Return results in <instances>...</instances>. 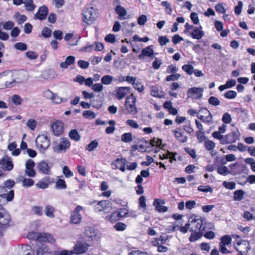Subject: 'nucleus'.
Segmentation results:
<instances>
[{
	"label": "nucleus",
	"mask_w": 255,
	"mask_h": 255,
	"mask_svg": "<svg viewBox=\"0 0 255 255\" xmlns=\"http://www.w3.org/2000/svg\"><path fill=\"white\" fill-rule=\"evenodd\" d=\"M189 222L191 224L190 232H193V231L206 232L208 224L205 217L193 214L189 217Z\"/></svg>",
	"instance_id": "nucleus-1"
},
{
	"label": "nucleus",
	"mask_w": 255,
	"mask_h": 255,
	"mask_svg": "<svg viewBox=\"0 0 255 255\" xmlns=\"http://www.w3.org/2000/svg\"><path fill=\"white\" fill-rule=\"evenodd\" d=\"M91 205H92L94 211L97 213L101 212L105 213H109L112 208V203L108 200H94L91 202Z\"/></svg>",
	"instance_id": "nucleus-2"
},
{
	"label": "nucleus",
	"mask_w": 255,
	"mask_h": 255,
	"mask_svg": "<svg viewBox=\"0 0 255 255\" xmlns=\"http://www.w3.org/2000/svg\"><path fill=\"white\" fill-rule=\"evenodd\" d=\"M127 214L128 210L126 208H121L113 212L111 214L106 216L105 219L107 222L113 223L121 220Z\"/></svg>",
	"instance_id": "nucleus-3"
},
{
	"label": "nucleus",
	"mask_w": 255,
	"mask_h": 255,
	"mask_svg": "<svg viewBox=\"0 0 255 255\" xmlns=\"http://www.w3.org/2000/svg\"><path fill=\"white\" fill-rule=\"evenodd\" d=\"M35 142L37 147L40 150H45L50 145V141L47 133L38 135Z\"/></svg>",
	"instance_id": "nucleus-4"
},
{
	"label": "nucleus",
	"mask_w": 255,
	"mask_h": 255,
	"mask_svg": "<svg viewBox=\"0 0 255 255\" xmlns=\"http://www.w3.org/2000/svg\"><path fill=\"white\" fill-rule=\"evenodd\" d=\"M241 134L238 129L233 130L231 132L224 136V139L220 141L222 144L233 143L240 139Z\"/></svg>",
	"instance_id": "nucleus-5"
},
{
	"label": "nucleus",
	"mask_w": 255,
	"mask_h": 255,
	"mask_svg": "<svg viewBox=\"0 0 255 255\" xmlns=\"http://www.w3.org/2000/svg\"><path fill=\"white\" fill-rule=\"evenodd\" d=\"M83 210V207L78 205L75 209L70 213V222L74 224L80 223L82 220V216L80 212Z\"/></svg>",
	"instance_id": "nucleus-6"
},
{
	"label": "nucleus",
	"mask_w": 255,
	"mask_h": 255,
	"mask_svg": "<svg viewBox=\"0 0 255 255\" xmlns=\"http://www.w3.org/2000/svg\"><path fill=\"white\" fill-rule=\"evenodd\" d=\"M90 247V245L85 242L78 241L73 247V251L74 254L80 255L86 253Z\"/></svg>",
	"instance_id": "nucleus-7"
},
{
	"label": "nucleus",
	"mask_w": 255,
	"mask_h": 255,
	"mask_svg": "<svg viewBox=\"0 0 255 255\" xmlns=\"http://www.w3.org/2000/svg\"><path fill=\"white\" fill-rule=\"evenodd\" d=\"M10 220V216L8 212L0 205V225L2 227H7Z\"/></svg>",
	"instance_id": "nucleus-8"
},
{
	"label": "nucleus",
	"mask_w": 255,
	"mask_h": 255,
	"mask_svg": "<svg viewBox=\"0 0 255 255\" xmlns=\"http://www.w3.org/2000/svg\"><path fill=\"white\" fill-rule=\"evenodd\" d=\"M199 112L203 113L204 115H208L206 116L203 115H197L199 119H200L202 122L209 124L212 123L213 117L210 112L206 108L204 107L200 108Z\"/></svg>",
	"instance_id": "nucleus-9"
},
{
	"label": "nucleus",
	"mask_w": 255,
	"mask_h": 255,
	"mask_svg": "<svg viewBox=\"0 0 255 255\" xmlns=\"http://www.w3.org/2000/svg\"><path fill=\"white\" fill-rule=\"evenodd\" d=\"M0 167L4 171H10L13 168L11 159L8 156H5L0 159Z\"/></svg>",
	"instance_id": "nucleus-10"
},
{
	"label": "nucleus",
	"mask_w": 255,
	"mask_h": 255,
	"mask_svg": "<svg viewBox=\"0 0 255 255\" xmlns=\"http://www.w3.org/2000/svg\"><path fill=\"white\" fill-rule=\"evenodd\" d=\"M48 11V8L46 5H43L41 6L38 8V11L34 14V18L40 20H44L47 17Z\"/></svg>",
	"instance_id": "nucleus-11"
},
{
	"label": "nucleus",
	"mask_w": 255,
	"mask_h": 255,
	"mask_svg": "<svg viewBox=\"0 0 255 255\" xmlns=\"http://www.w3.org/2000/svg\"><path fill=\"white\" fill-rule=\"evenodd\" d=\"M35 163L32 159H29L26 161L25 164V173L31 177H35L36 175V171L34 169Z\"/></svg>",
	"instance_id": "nucleus-12"
},
{
	"label": "nucleus",
	"mask_w": 255,
	"mask_h": 255,
	"mask_svg": "<svg viewBox=\"0 0 255 255\" xmlns=\"http://www.w3.org/2000/svg\"><path fill=\"white\" fill-rule=\"evenodd\" d=\"M53 134L56 136H60L63 134L64 131V126L63 123L59 121L54 122L51 126Z\"/></svg>",
	"instance_id": "nucleus-13"
},
{
	"label": "nucleus",
	"mask_w": 255,
	"mask_h": 255,
	"mask_svg": "<svg viewBox=\"0 0 255 255\" xmlns=\"http://www.w3.org/2000/svg\"><path fill=\"white\" fill-rule=\"evenodd\" d=\"M203 89L201 88L194 87L188 90V97L194 99H199L202 98Z\"/></svg>",
	"instance_id": "nucleus-14"
},
{
	"label": "nucleus",
	"mask_w": 255,
	"mask_h": 255,
	"mask_svg": "<svg viewBox=\"0 0 255 255\" xmlns=\"http://www.w3.org/2000/svg\"><path fill=\"white\" fill-rule=\"evenodd\" d=\"M37 241L40 243H49L53 244L55 242V240L53 236L48 233H39V237Z\"/></svg>",
	"instance_id": "nucleus-15"
},
{
	"label": "nucleus",
	"mask_w": 255,
	"mask_h": 255,
	"mask_svg": "<svg viewBox=\"0 0 255 255\" xmlns=\"http://www.w3.org/2000/svg\"><path fill=\"white\" fill-rule=\"evenodd\" d=\"M172 133L176 139L179 142L184 143L187 141L188 137L186 135H184L181 128H176V129L172 130Z\"/></svg>",
	"instance_id": "nucleus-16"
},
{
	"label": "nucleus",
	"mask_w": 255,
	"mask_h": 255,
	"mask_svg": "<svg viewBox=\"0 0 255 255\" xmlns=\"http://www.w3.org/2000/svg\"><path fill=\"white\" fill-rule=\"evenodd\" d=\"M154 55L153 46L150 45L143 48L140 54L138 55L139 59H143L145 57H152Z\"/></svg>",
	"instance_id": "nucleus-17"
},
{
	"label": "nucleus",
	"mask_w": 255,
	"mask_h": 255,
	"mask_svg": "<svg viewBox=\"0 0 255 255\" xmlns=\"http://www.w3.org/2000/svg\"><path fill=\"white\" fill-rule=\"evenodd\" d=\"M164 204V200L159 199H155L153 202V205L155 207V210L159 213H163L167 211L168 208L167 207L162 206Z\"/></svg>",
	"instance_id": "nucleus-18"
},
{
	"label": "nucleus",
	"mask_w": 255,
	"mask_h": 255,
	"mask_svg": "<svg viewBox=\"0 0 255 255\" xmlns=\"http://www.w3.org/2000/svg\"><path fill=\"white\" fill-rule=\"evenodd\" d=\"M126 159L125 158H117L112 162V165L113 168L119 169L124 172L125 171Z\"/></svg>",
	"instance_id": "nucleus-19"
},
{
	"label": "nucleus",
	"mask_w": 255,
	"mask_h": 255,
	"mask_svg": "<svg viewBox=\"0 0 255 255\" xmlns=\"http://www.w3.org/2000/svg\"><path fill=\"white\" fill-rule=\"evenodd\" d=\"M37 168L39 172L49 175L51 173L50 167L49 164L44 161H42L38 163Z\"/></svg>",
	"instance_id": "nucleus-20"
},
{
	"label": "nucleus",
	"mask_w": 255,
	"mask_h": 255,
	"mask_svg": "<svg viewBox=\"0 0 255 255\" xmlns=\"http://www.w3.org/2000/svg\"><path fill=\"white\" fill-rule=\"evenodd\" d=\"M136 101V98L133 96V94H131L128 96V103H132L128 105V113L132 115H135L137 113L136 108L135 106V104Z\"/></svg>",
	"instance_id": "nucleus-21"
},
{
	"label": "nucleus",
	"mask_w": 255,
	"mask_h": 255,
	"mask_svg": "<svg viewBox=\"0 0 255 255\" xmlns=\"http://www.w3.org/2000/svg\"><path fill=\"white\" fill-rule=\"evenodd\" d=\"M70 146V142L69 141L65 138H62L59 144L56 147V150L58 152H61L62 151L65 152L69 148Z\"/></svg>",
	"instance_id": "nucleus-22"
},
{
	"label": "nucleus",
	"mask_w": 255,
	"mask_h": 255,
	"mask_svg": "<svg viewBox=\"0 0 255 255\" xmlns=\"http://www.w3.org/2000/svg\"><path fill=\"white\" fill-rule=\"evenodd\" d=\"M93 10V7L90 8H86L83 10V20L88 23V21H93L94 19V17L92 14V10Z\"/></svg>",
	"instance_id": "nucleus-23"
},
{
	"label": "nucleus",
	"mask_w": 255,
	"mask_h": 255,
	"mask_svg": "<svg viewBox=\"0 0 255 255\" xmlns=\"http://www.w3.org/2000/svg\"><path fill=\"white\" fill-rule=\"evenodd\" d=\"M202 29V27L201 25L194 27L193 31L191 33L192 37L194 39H200L204 35V32Z\"/></svg>",
	"instance_id": "nucleus-24"
},
{
	"label": "nucleus",
	"mask_w": 255,
	"mask_h": 255,
	"mask_svg": "<svg viewBox=\"0 0 255 255\" xmlns=\"http://www.w3.org/2000/svg\"><path fill=\"white\" fill-rule=\"evenodd\" d=\"M128 84H131L133 88L138 92H142L144 89L143 85L135 78L128 76Z\"/></svg>",
	"instance_id": "nucleus-25"
},
{
	"label": "nucleus",
	"mask_w": 255,
	"mask_h": 255,
	"mask_svg": "<svg viewBox=\"0 0 255 255\" xmlns=\"http://www.w3.org/2000/svg\"><path fill=\"white\" fill-rule=\"evenodd\" d=\"M190 236L189 238V241L190 242H194L200 239L203 235L205 232L193 231L191 232Z\"/></svg>",
	"instance_id": "nucleus-26"
},
{
	"label": "nucleus",
	"mask_w": 255,
	"mask_h": 255,
	"mask_svg": "<svg viewBox=\"0 0 255 255\" xmlns=\"http://www.w3.org/2000/svg\"><path fill=\"white\" fill-rule=\"evenodd\" d=\"M55 209L51 205L48 204L45 207L44 213L47 217L50 218H54L55 217Z\"/></svg>",
	"instance_id": "nucleus-27"
},
{
	"label": "nucleus",
	"mask_w": 255,
	"mask_h": 255,
	"mask_svg": "<svg viewBox=\"0 0 255 255\" xmlns=\"http://www.w3.org/2000/svg\"><path fill=\"white\" fill-rule=\"evenodd\" d=\"M51 252L47 246L42 244L37 251V255H51Z\"/></svg>",
	"instance_id": "nucleus-28"
},
{
	"label": "nucleus",
	"mask_w": 255,
	"mask_h": 255,
	"mask_svg": "<svg viewBox=\"0 0 255 255\" xmlns=\"http://www.w3.org/2000/svg\"><path fill=\"white\" fill-rule=\"evenodd\" d=\"M69 137L70 139L73 140L75 141H78L81 139V136L77 130L76 129H73L70 130L69 132Z\"/></svg>",
	"instance_id": "nucleus-29"
},
{
	"label": "nucleus",
	"mask_w": 255,
	"mask_h": 255,
	"mask_svg": "<svg viewBox=\"0 0 255 255\" xmlns=\"http://www.w3.org/2000/svg\"><path fill=\"white\" fill-rule=\"evenodd\" d=\"M116 12L119 15V18L123 19L127 14V10L121 5H118L115 8Z\"/></svg>",
	"instance_id": "nucleus-30"
},
{
	"label": "nucleus",
	"mask_w": 255,
	"mask_h": 255,
	"mask_svg": "<svg viewBox=\"0 0 255 255\" xmlns=\"http://www.w3.org/2000/svg\"><path fill=\"white\" fill-rule=\"evenodd\" d=\"M75 57L73 56H68L66 58L65 61L60 64V67L62 68H66L68 66L73 64L75 62Z\"/></svg>",
	"instance_id": "nucleus-31"
},
{
	"label": "nucleus",
	"mask_w": 255,
	"mask_h": 255,
	"mask_svg": "<svg viewBox=\"0 0 255 255\" xmlns=\"http://www.w3.org/2000/svg\"><path fill=\"white\" fill-rule=\"evenodd\" d=\"M23 3L24 4L26 10L29 11H33L36 7L33 3V0H25Z\"/></svg>",
	"instance_id": "nucleus-32"
},
{
	"label": "nucleus",
	"mask_w": 255,
	"mask_h": 255,
	"mask_svg": "<svg viewBox=\"0 0 255 255\" xmlns=\"http://www.w3.org/2000/svg\"><path fill=\"white\" fill-rule=\"evenodd\" d=\"M128 89V87H120L116 92V96L119 100L122 99L126 95L125 90Z\"/></svg>",
	"instance_id": "nucleus-33"
},
{
	"label": "nucleus",
	"mask_w": 255,
	"mask_h": 255,
	"mask_svg": "<svg viewBox=\"0 0 255 255\" xmlns=\"http://www.w3.org/2000/svg\"><path fill=\"white\" fill-rule=\"evenodd\" d=\"M55 182V188L57 189H65L67 188V185L64 179H58Z\"/></svg>",
	"instance_id": "nucleus-34"
},
{
	"label": "nucleus",
	"mask_w": 255,
	"mask_h": 255,
	"mask_svg": "<svg viewBox=\"0 0 255 255\" xmlns=\"http://www.w3.org/2000/svg\"><path fill=\"white\" fill-rule=\"evenodd\" d=\"M245 192L242 190H236L234 193V200L235 201H241L243 198Z\"/></svg>",
	"instance_id": "nucleus-35"
},
{
	"label": "nucleus",
	"mask_w": 255,
	"mask_h": 255,
	"mask_svg": "<svg viewBox=\"0 0 255 255\" xmlns=\"http://www.w3.org/2000/svg\"><path fill=\"white\" fill-rule=\"evenodd\" d=\"M232 238L229 235H225L221 238V242L220 243V245H229L231 243Z\"/></svg>",
	"instance_id": "nucleus-36"
},
{
	"label": "nucleus",
	"mask_w": 255,
	"mask_h": 255,
	"mask_svg": "<svg viewBox=\"0 0 255 255\" xmlns=\"http://www.w3.org/2000/svg\"><path fill=\"white\" fill-rule=\"evenodd\" d=\"M98 144V141L97 140H94L87 145L86 149L89 151H91L97 148Z\"/></svg>",
	"instance_id": "nucleus-37"
},
{
	"label": "nucleus",
	"mask_w": 255,
	"mask_h": 255,
	"mask_svg": "<svg viewBox=\"0 0 255 255\" xmlns=\"http://www.w3.org/2000/svg\"><path fill=\"white\" fill-rule=\"evenodd\" d=\"M11 100L13 103L16 106L20 105L22 102V99L18 95H13L11 97Z\"/></svg>",
	"instance_id": "nucleus-38"
},
{
	"label": "nucleus",
	"mask_w": 255,
	"mask_h": 255,
	"mask_svg": "<svg viewBox=\"0 0 255 255\" xmlns=\"http://www.w3.org/2000/svg\"><path fill=\"white\" fill-rule=\"evenodd\" d=\"M182 69L183 71L186 72L188 75H191L194 71L193 66L191 65L186 64L184 65L182 67Z\"/></svg>",
	"instance_id": "nucleus-39"
},
{
	"label": "nucleus",
	"mask_w": 255,
	"mask_h": 255,
	"mask_svg": "<svg viewBox=\"0 0 255 255\" xmlns=\"http://www.w3.org/2000/svg\"><path fill=\"white\" fill-rule=\"evenodd\" d=\"M83 116L86 119H93L96 117V115L94 112L90 110H87L84 111Z\"/></svg>",
	"instance_id": "nucleus-40"
},
{
	"label": "nucleus",
	"mask_w": 255,
	"mask_h": 255,
	"mask_svg": "<svg viewBox=\"0 0 255 255\" xmlns=\"http://www.w3.org/2000/svg\"><path fill=\"white\" fill-rule=\"evenodd\" d=\"M113 78L110 75H105L101 79V82L104 85H109L113 81Z\"/></svg>",
	"instance_id": "nucleus-41"
},
{
	"label": "nucleus",
	"mask_w": 255,
	"mask_h": 255,
	"mask_svg": "<svg viewBox=\"0 0 255 255\" xmlns=\"http://www.w3.org/2000/svg\"><path fill=\"white\" fill-rule=\"evenodd\" d=\"M32 211L35 214L39 216H41L43 214V209L41 206H34L32 208Z\"/></svg>",
	"instance_id": "nucleus-42"
},
{
	"label": "nucleus",
	"mask_w": 255,
	"mask_h": 255,
	"mask_svg": "<svg viewBox=\"0 0 255 255\" xmlns=\"http://www.w3.org/2000/svg\"><path fill=\"white\" fill-rule=\"evenodd\" d=\"M39 233L35 232H30L27 235V238L31 240L37 241L39 237Z\"/></svg>",
	"instance_id": "nucleus-43"
},
{
	"label": "nucleus",
	"mask_w": 255,
	"mask_h": 255,
	"mask_svg": "<svg viewBox=\"0 0 255 255\" xmlns=\"http://www.w3.org/2000/svg\"><path fill=\"white\" fill-rule=\"evenodd\" d=\"M204 145L206 149L209 151L213 150L215 146V143L213 141L210 140H205L204 141Z\"/></svg>",
	"instance_id": "nucleus-44"
},
{
	"label": "nucleus",
	"mask_w": 255,
	"mask_h": 255,
	"mask_svg": "<svg viewBox=\"0 0 255 255\" xmlns=\"http://www.w3.org/2000/svg\"><path fill=\"white\" fill-rule=\"evenodd\" d=\"M217 172L222 175H227L230 171L226 166H220L217 168Z\"/></svg>",
	"instance_id": "nucleus-45"
},
{
	"label": "nucleus",
	"mask_w": 255,
	"mask_h": 255,
	"mask_svg": "<svg viewBox=\"0 0 255 255\" xmlns=\"http://www.w3.org/2000/svg\"><path fill=\"white\" fill-rule=\"evenodd\" d=\"M18 255H34V253L30 246H27L26 249L22 251Z\"/></svg>",
	"instance_id": "nucleus-46"
},
{
	"label": "nucleus",
	"mask_w": 255,
	"mask_h": 255,
	"mask_svg": "<svg viewBox=\"0 0 255 255\" xmlns=\"http://www.w3.org/2000/svg\"><path fill=\"white\" fill-rule=\"evenodd\" d=\"M208 103L214 106H217L220 104V101L214 96H211L209 98Z\"/></svg>",
	"instance_id": "nucleus-47"
},
{
	"label": "nucleus",
	"mask_w": 255,
	"mask_h": 255,
	"mask_svg": "<svg viewBox=\"0 0 255 255\" xmlns=\"http://www.w3.org/2000/svg\"><path fill=\"white\" fill-rule=\"evenodd\" d=\"M63 173L67 178H69L73 176V173L71 171L67 166H64L63 168Z\"/></svg>",
	"instance_id": "nucleus-48"
},
{
	"label": "nucleus",
	"mask_w": 255,
	"mask_h": 255,
	"mask_svg": "<svg viewBox=\"0 0 255 255\" xmlns=\"http://www.w3.org/2000/svg\"><path fill=\"white\" fill-rule=\"evenodd\" d=\"M198 190L199 191L203 192H212L213 188H212L209 185L203 186L200 185L198 187Z\"/></svg>",
	"instance_id": "nucleus-49"
},
{
	"label": "nucleus",
	"mask_w": 255,
	"mask_h": 255,
	"mask_svg": "<svg viewBox=\"0 0 255 255\" xmlns=\"http://www.w3.org/2000/svg\"><path fill=\"white\" fill-rule=\"evenodd\" d=\"M127 225L122 222H118L114 226V228L118 231H123L126 229Z\"/></svg>",
	"instance_id": "nucleus-50"
},
{
	"label": "nucleus",
	"mask_w": 255,
	"mask_h": 255,
	"mask_svg": "<svg viewBox=\"0 0 255 255\" xmlns=\"http://www.w3.org/2000/svg\"><path fill=\"white\" fill-rule=\"evenodd\" d=\"M237 96V93L232 90L229 91L224 94V97L229 99H232L236 98Z\"/></svg>",
	"instance_id": "nucleus-51"
},
{
	"label": "nucleus",
	"mask_w": 255,
	"mask_h": 255,
	"mask_svg": "<svg viewBox=\"0 0 255 255\" xmlns=\"http://www.w3.org/2000/svg\"><path fill=\"white\" fill-rule=\"evenodd\" d=\"M222 122L226 124H230L232 121V118L231 115L229 113H225L222 118Z\"/></svg>",
	"instance_id": "nucleus-52"
},
{
	"label": "nucleus",
	"mask_w": 255,
	"mask_h": 255,
	"mask_svg": "<svg viewBox=\"0 0 255 255\" xmlns=\"http://www.w3.org/2000/svg\"><path fill=\"white\" fill-rule=\"evenodd\" d=\"M26 125L31 130H33L36 128L37 122L34 120L30 119L27 121Z\"/></svg>",
	"instance_id": "nucleus-53"
},
{
	"label": "nucleus",
	"mask_w": 255,
	"mask_h": 255,
	"mask_svg": "<svg viewBox=\"0 0 255 255\" xmlns=\"http://www.w3.org/2000/svg\"><path fill=\"white\" fill-rule=\"evenodd\" d=\"M34 184V181L33 180L30 178H25L22 181L23 186L24 187H30L33 186Z\"/></svg>",
	"instance_id": "nucleus-54"
},
{
	"label": "nucleus",
	"mask_w": 255,
	"mask_h": 255,
	"mask_svg": "<svg viewBox=\"0 0 255 255\" xmlns=\"http://www.w3.org/2000/svg\"><path fill=\"white\" fill-rule=\"evenodd\" d=\"M196 136L200 142H202L206 139V136L203 131L197 130L196 131Z\"/></svg>",
	"instance_id": "nucleus-55"
},
{
	"label": "nucleus",
	"mask_w": 255,
	"mask_h": 255,
	"mask_svg": "<svg viewBox=\"0 0 255 255\" xmlns=\"http://www.w3.org/2000/svg\"><path fill=\"white\" fill-rule=\"evenodd\" d=\"M15 48L19 50L25 51L27 49V45L22 42H17L14 45Z\"/></svg>",
	"instance_id": "nucleus-56"
},
{
	"label": "nucleus",
	"mask_w": 255,
	"mask_h": 255,
	"mask_svg": "<svg viewBox=\"0 0 255 255\" xmlns=\"http://www.w3.org/2000/svg\"><path fill=\"white\" fill-rule=\"evenodd\" d=\"M223 185L226 188L230 190L234 189L236 187V184L234 182L224 181Z\"/></svg>",
	"instance_id": "nucleus-57"
},
{
	"label": "nucleus",
	"mask_w": 255,
	"mask_h": 255,
	"mask_svg": "<svg viewBox=\"0 0 255 255\" xmlns=\"http://www.w3.org/2000/svg\"><path fill=\"white\" fill-rule=\"evenodd\" d=\"M158 41L160 45L162 46L169 42V39L165 36H160L158 38Z\"/></svg>",
	"instance_id": "nucleus-58"
},
{
	"label": "nucleus",
	"mask_w": 255,
	"mask_h": 255,
	"mask_svg": "<svg viewBox=\"0 0 255 255\" xmlns=\"http://www.w3.org/2000/svg\"><path fill=\"white\" fill-rule=\"evenodd\" d=\"M78 65L83 69H86L89 66V63L83 60H80L78 62Z\"/></svg>",
	"instance_id": "nucleus-59"
},
{
	"label": "nucleus",
	"mask_w": 255,
	"mask_h": 255,
	"mask_svg": "<svg viewBox=\"0 0 255 255\" xmlns=\"http://www.w3.org/2000/svg\"><path fill=\"white\" fill-rule=\"evenodd\" d=\"M180 77V75L179 74L173 73L172 74L167 76L166 78V80L167 81H175L177 80Z\"/></svg>",
	"instance_id": "nucleus-60"
},
{
	"label": "nucleus",
	"mask_w": 255,
	"mask_h": 255,
	"mask_svg": "<svg viewBox=\"0 0 255 255\" xmlns=\"http://www.w3.org/2000/svg\"><path fill=\"white\" fill-rule=\"evenodd\" d=\"M0 197H2L4 198H6L7 201H11L13 198L14 192L13 190H10L9 191L8 194H3V195H0Z\"/></svg>",
	"instance_id": "nucleus-61"
},
{
	"label": "nucleus",
	"mask_w": 255,
	"mask_h": 255,
	"mask_svg": "<svg viewBox=\"0 0 255 255\" xmlns=\"http://www.w3.org/2000/svg\"><path fill=\"white\" fill-rule=\"evenodd\" d=\"M215 10L216 11L220 13H224L226 12L225 9L223 5V3H218L215 6Z\"/></svg>",
	"instance_id": "nucleus-62"
},
{
	"label": "nucleus",
	"mask_w": 255,
	"mask_h": 255,
	"mask_svg": "<svg viewBox=\"0 0 255 255\" xmlns=\"http://www.w3.org/2000/svg\"><path fill=\"white\" fill-rule=\"evenodd\" d=\"M243 5V4L242 1H238V5L235 7V13L236 14L239 15L241 13Z\"/></svg>",
	"instance_id": "nucleus-63"
},
{
	"label": "nucleus",
	"mask_w": 255,
	"mask_h": 255,
	"mask_svg": "<svg viewBox=\"0 0 255 255\" xmlns=\"http://www.w3.org/2000/svg\"><path fill=\"white\" fill-rule=\"evenodd\" d=\"M190 18L195 24H197L199 22L198 14L197 13L193 12L190 14Z\"/></svg>",
	"instance_id": "nucleus-64"
}]
</instances>
